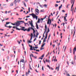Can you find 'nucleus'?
<instances>
[{
	"instance_id": "obj_43",
	"label": "nucleus",
	"mask_w": 76,
	"mask_h": 76,
	"mask_svg": "<svg viewBox=\"0 0 76 76\" xmlns=\"http://www.w3.org/2000/svg\"><path fill=\"white\" fill-rule=\"evenodd\" d=\"M42 70H44V66H42Z\"/></svg>"
},
{
	"instance_id": "obj_64",
	"label": "nucleus",
	"mask_w": 76,
	"mask_h": 76,
	"mask_svg": "<svg viewBox=\"0 0 76 76\" xmlns=\"http://www.w3.org/2000/svg\"><path fill=\"white\" fill-rule=\"evenodd\" d=\"M60 1H56V3H60Z\"/></svg>"
},
{
	"instance_id": "obj_21",
	"label": "nucleus",
	"mask_w": 76,
	"mask_h": 76,
	"mask_svg": "<svg viewBox=\"0 0 76 76\" xmlns=\"http://www.w3.org/2000/svg\"><path fill=\"white\" fill-rule=\"evenodd\" d=\"M10 23V22H7L6 23V24L5 25H6V26H7V25H8V24H9V23Z\"/></svg>"
},
{
	"instance_id": "obj_20",
	"label": "nucleus",
	"mask_w": 76,
	"mask_h": 76,
	"mask_svg": "<svg viewBox=\"0 0 76 76\" xmlns=\"http://www.w3.org/2000/svg\"><path fill=\"white\" fill-rule=\"evenodd\" d=\"M47 6L48 5L46 4H45L43 6L44 7H46V8H47Z\"/></svg>"
},
{
	"instance_id": "obj_50",
	"label": "nucleus",
	"mask_w": 76,
	"mask_h": 76,
	"mask_svg": "<svg viewBox=\"0 0 76 76\" xmlns=\"http://www.w3.org/2000/svg\"><path fill=\"white\" fill-rule=\"evenodd\" d=\"M67 76H70V75L69 74H67Z\"/></svg>"
},
{
	"instance_id": "obj_24",
	"label": "nucleus",
	"mask_w": 76,
	"mask_h": 76,
	"mask_svg": "<svg viewBox=\"0 0 76 76\" xmlns=\"http://www.w3.org/2000/svg\"><path fill=\"white\" fill-rule=\"evenodd\" d=\"M11 6H13V3L12 2L10 4Z\"/></svg>"
},
{
	"instance_id": "obj_10",
	"label": "nucleus",
	"mask_w": 76,
	"mask_h": 76,
	"mask_svg": "<svg viewBox=\"0 0 76 76\" xmlns=\"http://www.w3.org/2000/svg\"><path fill=\"white\" fill-rule=\"evenodd\" d=\"M34 18H33L34 19H35V18H36V20H37V19H38V16H37V15H35V16H34Z\"/></svg>"
},
{
	"instance_id": "obj_57",
	"label": "nucleus",
	"mask_w": 76,
	"mask_h": 76,
	"mask_svg": "<svg viewBox=\"0 0 76 76\" xmlns=\"http://www.w3.org/2000/svg\"><path fill=\"white\" fill-rule=\"evenodd\" d=\"M48 60L47 59H46V62H48Z\"/></svg>"
},
{
	"instance_id": "obj_37",
	"label": "nucleus",
	"mask_w": 76,
	"mask_h": 76,
	"mask_svg": "<svg viewBox=\"0 0 76 76\" xmlns=\"http://www.w3.org/2000/svg\"><path fill=\"white\" fill-rule=\"evenodd\" d=\"M20 1V0H18L17 1V2H18V3H19Z\"/></svg>"
},
{
	"instance_id": "obj_1",
	"label": "nucleus",
	"mask_w": 76,
	"mask_h": 76,
	"mask_svg": "<svg viewBox=\"0 0 76 76\" xmlns=\"http://www.w3.org/2000/svg\"><path fill=\"white\" fill-rule=\"evenodd\" d=\"M22 29H21V30L22 31H27V32H29L31 30V29L30 28V27L28 28V29L27 28H26L25 29H24L25 28V27H21Z\"/></svg>"
},
{
	"instance_id": "obj_49",
	"label": "nucleus",
	"mask_w": 76,
	"mask_h": 76,
	"mask_svg": "<svg viewBox=\"0 0 76 76\" xmlns=\"http://www.w3.org/2000/svg\"><path fill=\"white\" fill-rule=\"evenodd\" d=\"M18 52H19V53H20V49H18Z\"/></svg>"
},
{
	"instance_id": "obj_26",
	"label": "nucleus",
	"mask_w": 76,
	"mask_h": 76,
	"mask_svg": "<svg viewBox=\"0 0 76 76\" xmlns=\"http://www.w3.org/2000/svg\"><path fill=\"white\" fill-rule=\"evenodd\" d=\"M40 12H44V10H42L40 11Z\"/></svg>"
},
{
	"instance_id": "obj_39",
	"label": "nucleus",
	"mask_w": 76,
	"mask_h": 76,
	"mask_svg": "<svg viewBox=\"0 0 76 76\" xmlns=\"http://www.w3.org/2000/svg\"><path fill=\"white\" fill-rule=\"evenodd\" d=\"M73 4H72L71 7V9H72V8H73Z\"/></svg>"
},
{
	"instance_id": "obj_27",
	"label": "nucleus",
	"mask_w": 76,
	"mask_h": 76,
	"mask_svg": "<svg viewBox=\"0 0 76 76\" xmlns=\"http://www.w3.org/2000/svg\"><path fill=\"white\" fill-rule=\"evenodd\" d=\"M58 5L57 4L55 5V6L56 7H58Z\"/></svg>"
},
{
	"instance_id": "obj_12",
	"label": "nucleus",
	"mask_w": 76,
	"mask_h": 76,
	"mask_svg": "<svg viewBox=\"0 0 76 76\" xmlns=\"http://www.w3.org/2000/svg\"><path fill=\"white\" fill-rule=\"evenodd\" d=\"M5 27H7V28H12V26H7L6 24L5 25Z\"/></svg>"
},
{
	"instance_id": "obj_59",
	"label": "nucleus",
	"mask_w": 76,
	"mask_h": 76,
	"mask_svg": "<svg viewBox=\"0 0 76 76\" xmlns=\"http://www.w3.org/2000/svg\"><path fill=\"white\" fill-rule=\"evenodd\" d=\"M51 21H50V22L49 23V25H51Z\"/></svg>"
},
{
	"instance_id": "obj_62",
	"label": "nucleus",
	"mask_w": 76,
	"mask_h": 76,
	"mask_svg": "<svg viewBox=\"0 0 76 76\" xmlns=\"http://www.w3.org/2000/svg\"><path fill=\"white\" fill-rule=\"evenodd\" d=\"M74 60H76V57H74Z\"/></svg>"
},
{
	"instance_id": "obj_56",
	"label": "nucleus",
	"mask_w": 76,
	"mask_h": 76,
	"mask_svg": "<svg viewBox=\"0 0 76 76\" xmlns=\"http://www.w3.org/2000/svg\"><path fill=\"white\" fill-rule=\"evenodd\" d=\"M34 48H35L37 49V48H38V47H34Z\"/></svg>"
},
{
	"instance_id": "obj_18",
	"label": "nucleus",
	"mask_w": 76,
	"mask_h": 76,
	"mask_svg": "<svg viewBox=\"0 0 76 76\" xmlns=\"http://www.w3.org/2000/svg\"><path fill=\"white\" fill-rule=\"evenodd\" d=\"M40 21H41V19L38 18V21L37 22V23H39V22H40Z\"/></svg>"
},
{
	"instance_id": "obj_40",
	"label": "nucleus",
	"mask_w": 76,
	"mask_h": 76,
	"mask_svg": "<svg viewBox=\"0 0 76 76\" xmlns=\"http://www.w3.org/2000/svg\"><path fill=\"white\" fill-rule=\"evenodd\" d=\"M48 32H50V29H49V28H48Z\"/></svg>"
},
{
	"instance_id": "obj_33",
	"label": "nucleus",
	"mask_w": 76,
	"mask_h": 76,
	"mask_svg": "<svg viewBox=\"0 0 76 76\" xmlns=\"http://www.w3.org/2000/svg\"><path fill=\"white\" fill-rule=\"evenodd\" d=\"M44 57V54L42 55L41 56V57Z\"/></svg>"
},
{
	"instance_id": "obj_19",
	"label": "nucleus",
	"mask_w": 76,
	"mask_h": 76,
	"mask_svg": "<svg viewBox=\"0 0 76 76\" xmlns=\"http://www.w3.org/2000/svg\"><path fill=\"white\" fill-rule=\"evenodd\" d=\"M59 67H60V66H58V67H57L56 68V70H57V69H58V70L59 69Z\"/></svg>"
},
{
	"instance_id": "obj_5",
	"label": "nucleus",
	"mask_w": 76,
	"mask_h": 76,
	"mask_svg": "<svg viewBox=\"0 0 76 76\" xmlns=\"http://www.w3.org/2000/svg\"><path fill=\"white\" fill-rule=\"evenodd\" d=\"M48 36V35H47V34H46V37L44 39V40H43V43H44L45 42H45H46L47 40H46V39H47V38Z\"/></svg>"
},
{
	"instance_id": "obj_29",
	"label": "nucleus",
	"mask_w": 76,
	"mask_h": 76,
	"mask_svg": "<svg viewBox=\"0 0 76 76\" xmlns=\"http://www.w3.org/2000/svg\"><path fill=\"white\" fill-rule=\"evenodd\" d=\"M50 36H51V35L49 34L48 37V39H50Z\"/></svg>"
},
{
	"instance_id": "obj_45",
	"label": "nucleus",
	"mask_w": 76,
	"mask_h": 76,
	"mask_svg": "<svg viewBox=\"0 0 76 76\" xmlns=\"http://www.w3.org/2000/svg\"><path fill=\"white\" fill-rule=\"evenodd\" d=\"M24 55L25 56H26V51H24Z\"/></svg>"
},
{
	"instance_id": "obj_58",
	"label": "nucleus",
	"mask_w": 76,
	"mask_h": 76,
	"mask_svg": "<svg viewBox=\"0 0 76 76\" xmlns=\"http://www.w3.org/2000/svg\"><path fill=\"white\" fill-rule=\"evenodd\" d=\"M62 12H64H64H65V11L64 10H62Z\"/></svg>"
},
{
	"instance_id": "obj_63",
	"label": "nucleus",
	"mask_w": 76,
	"mask_h": 76,
	"mask_svg": "<svg viewBox=\"0 0 76 76\" xmlns=\"http://www.w3.org/2000/svg\"><path fill=\"white\" fill-rule=\"evenodd\" d=\"M35 31H33V33H34V34H35Z\"/></svg>"
},
{
	"instance_id": "obj_35",
	"label": "nucleus",
	"mask_w": 76,
	"mask_h": 76,
	"mask_svg": "<svg viewBox=\"0 0 76 76\" xmlns=\"http://www.w3.org/2000/svg\"><path fill=\"white\" fill-rule=\"evenodd\" d=\"M31 56H32V57H34V55H33V54H31Z\"/></svg>"
},
{
	"instance_id": "obj_61",
	"label": "nucleus",
	"mask_w": 76,
	"mask_h": 76,
	"mask_svg": "<svg viewBox=\"0 0 76 76\" xmlns=\"http://www.w3.org/2000/svg\"><path fill=\"white\" fill-rule=\"evenodd\" d=\"M29 17H30V16H26V18H29Z\"/></svg>"
},
{
	"instance_id": "obj_46",
	"label": "nucleus",
	"mask_w": 76,
	"mask_h": 76,
	"mask_svg": "<svg viewBox=\"0 0 76 76\" xmlns=\"http://www.w3.org/2000/svg\"><path fill=\"white\" fill-rule=\"evenodd\" d=\"M36 39H37V38H36L34 39V40L33 41V42H34V41H35Z\"/></svg>"
},
{
	"instance_id": "obj_55",
	"label": "nucleus",
	"mask_w": 76,
	"mask_h": 76,
	"mask_svg": "<svg viewBox=\"0 0 76 76\" xmlns=\"http://www.w3.org/2000/svg\"><path fill=\"white\" fill-rule=\"evenodd\" d=\"M36 51H38V52H39V50H36Z\"/></svg>"
},
{
	"instance_id": "obj_6",
	"label": "nucleus",
	"mask_w": 76,
	"mask_h": 76,
	"mask_svg": "<svg viewBox=\"0 0 76 76\" xmlns=\"http://www.w3.org/2000/svg\"><path fill=\"white\" fill-rule=\"evenodd\" d=\"M15 28H16V29L17 30H18V31H20V30H21L22 28H18L17 26H13V28L14 29H15Z\"/></svg>"
},
{
	"instance_id": "obj_22",
	"label": "nucleus",
	"mask_w": 76,
	"mask_h": 76,
	"mask_svg": "<svg viewBox=\"0 0 76 76\" xmlns=\"http://www.w3.org/2000/svg\"><path fill=\"white\" fill-rule=\"evenodd\" d=\"M45 44V43L43 44L41 46V47H44Z\"/></svg>"
},
{
	"instance_id": "obj_3",
	"label": "nucleus",
	"mask_w": 76,
	"mask_h": 76,
	"mask_svg": "<svg viewBox=\"0 0 76 76\" xmlns=\"http://www.w3.org/2000/svg\"><path fill=\"white\" fill-rule=\"evenodd\" d=\"M20 21H17V22L15 23L16 26H18L20 25Z\"/></svg>"
},
{
	"instance_id": "obj_23",
	"label": "nucleus",
	"mask_w": 76,
	"mask_h": 76,
	"mask_svg": "<svg viewBox=\"0 0 76 76\" xmlns=\"http://www.w3.org/2000/svg\"><path fill=\"white\" fill-rule=\"evenodd\" d=\"M20 62H22V63H24V59H22L21 61H20Z\"/></svg>"
},
{
	"instance_id": "obj_54",
	"label": "nucleus",
	"mask_w": 76,
	"mask_h": 76,
	"mask_svg": "<svg viewBox=\"0 0 76 76\" xmlns=\"http://www.w3.org/2000/svg\"><path fill=\"white\" fill-rule=\"evenodd\" d=\"M71 4H72V3H73V0H72L71 1Z\"/></svg>"
},
{
	"instance_id": "obj_17",
	"label": "nucleus",
	"mask_w": 76,
	"mask_h": 76,
	"mask_svg": "<svg viewBox=\"0 0 76 76\" xmlns=\"http://www.w3.org/2000/svg\"><path fill=\"white\" fill-rule=\"evenodd\" d=\"M30 50H33V47H32V46H31L30 47Z\"/></svg>"
},
{
	"instance_id": "obj_53",
	"label": "nucleus",
	"mask_w": 76,
	"mask_h": 76,
	"mask_svg": "<svg viewBox=\"0 0 76 76\" xmlns=\"http://www.w3.org/2000/svg\"><path fill=\"white\" fill-rule=\"evenodd\" d=\"M35 34H34V38H35Z\"/></svg>"
},
{
	"instance_id": "obj_34",
	"label": "nucleus",
	"mask_w": 76,
	"mask_h": 76,
	"mask_svg": "<svg viewBox=\"0 0 76 76\" xmlns=\"http://www.w3.org/2000/svg\"><path fill=\"white\" fill-rule=\"evenodd\" d=\"M47 18V15L45 16V17L43 18V19H45V18Z\"/></svg>"
},
{
	"instance_id": "obj_28",
	"label": "nucleus",
	"mask_w": 76,
	"mask_h": 76,
	"mask_svg": "<svg viewBox=\"0 0 76 76\" xmlns=\"http://www.w3.org/2000/svg\"><path fill=\"white\" fill-rule=\"evenodd\" d=\"M23 4L25 6V7H26V4L25 3V2H23Z\"/></svg>"
},
{
	"instance_id": "obj_32",
	"label": "nucleus",
	"mask_w": 76,
	"mask_h": 76,
	"mask_svg": "<svg viewBox=\"0 0 76 76\" xmlns=\"http://www.w3.org/2000/svg\"><path fill=\"white\" fill-rule=\"evenodd\" d=\"M42 50H44V48H42V47H41V48L40 49V50L41 51Z\"/></svg>"
},
{
	"instance_id": "obj_47",
	"label": "nucleus",
	"mask_w": 76,
	"mask_h": 76,
	"mask_svg": "<svg viewBox=\"0 0 76 76\" xmlns=\"http://www.w3.org/2000/svg\"><path fill=\"white\" fill-rule=\"evenodd\" d=\"M40 7H42V8H43V7L42 6V5H40Z\"/></svg>"
},
{
	"instance_id": "obj_2",
	"label": "nucleus",
	"mask_w": 76,
	"mask_h": 76,
	"mask_svg": "<svg viewBox=\"0 0 76 76\" xmlns=\"http://www.w3.org/2000/svg\"><path fill=\"white\" fill-rule=\"evenodd\" d=\"M29 22L30 25H31V27H29L30 28V29H33V27H34V25H33V23H32V20H31V22L29 21Z\"/></svg>"
},
{
	"instance_id": "obj_44",
	"label": "nucleus",
	"mask_w": 76,
	"mask_h": 76,
	"mask_svg": "<svg viewBox=\"0 0 76 76\" xmlns=\"http://www.w3.org/2000/svg\"><path fill=\"white\" fill-rule=\"evenodd\" d=\"M28 11L29 12H30V8L29 7H28Z\"/></svg>"
},
{
	"instance_id": "obj_51",
	"label": "nucleus",
	"mask_w": 76,
	"mask_h": 76,
	"mask_svg": "<svg viewBox=\"0 0 76 76\" xmlns=\"http://www.w3.org/2000/svg\"><path fill=\"white\" fill-rule=\"evenodd\" d=\"M10 56H11V57H13V55L11 54L10 55Z\"/></svg>"
},
{
	"instance_id": "obj_48",
	"label": "nucleus",
	"mask_w": 76,
	"mask_h": 76,
	"mask_svg": "<svg viewBox=\"0 0 76 76\" xmlns=\"http://www.w3.org/2000/svg\"><path fill=\"white\" fill-rule=\"evenodd\" d=\"M33 49H34V51H35V50H37L35 49V48L34 47H33Z\"/></svg>"
},
{
	"instance_id": "obj_9",
	"label": "nucleus",
	"mask_w": 76,
	"mask_h": 76,
	"mask_svg": "<svg viewBox=\"0 0 76 76\" xmlns=\"http://www.w3.org/2000/svg\"><path fill=\"white\" fill-rule=\"evenodd\" d=\"M47 25H45V31L44 32V33L43 34L44 35V34H45V32H46V30H47Z\"/></svg>"
},
{
	"instance_id": "obj_52",
	"label": "nucleus",
	"mask_w": 76,
	"mask_h": 76,
	"mask_svg": "<svg viewBox=\"0 0 76 76\" xmlns=\"http://www.w3.org/2000/svg\"><path fill=\"white\" fill-rule=\"evenodd\" d=\"M43 61H44L45 64V60L44 59L43 60Z\"/></svg>"
},
{
	"instance_id": "obj_14",
	"label": "nucleus",
	"mask_w": 76,
	"mask_h": 76,
	"mask_svg": "<svg viewBox=\"0 0 76 76\" xmlns=\"http://www.w3.org/2000/svg\"><path fill=\"white\" fill-rule=\"evenodd\" d=\"M75 27H74V34L73 36V37H74V35H75Z\"/></svg>"
},
{
	"instance_id": "obj_60",
	"label": "nucleus",
	"mask_w": 76,
	"mask_h": 76,
	"mask_svg": "<svg viewBox=\"0 0 76 76\" xmlns=\"http://www.w3.org/2000/svg\"><path fill=\"white\" fill-rule=\"evenodd\" d=\"M3 45H1V44H0V46H1V47H2V46H3Z\"/></svg>"
},
{
	"instance_id": "obj_38",
	"label": "nucleus",
	"mask_w": 76,
	"mask_h": 76,
	"mask_svg": "<svg viewBox=\"0 0 76 76\" xmlns=\"http://www.w3.org/2000/svg\"><path fill=\"white\" fill-rule=\"evenodd\" d=\"M73 4H72L71 7V9H72V8H73Z\"/></svg>"
},
{
	"instance_id": "obj_4",
	"label": "nucleus",
	"mask_w": 76,
	"mask_h": 76,
	"mask_svg": "<svg viewBox=\"0 0 76 76\" xmlns=\"http://www.w3.org/2000/svg\"><path fill=\"white\" fill-rule=\"evenodd\" d=\"M35 11L36 12H35V13L37 15H39V10L37 9H36Z\"/></svg>"
},
{
	"instance_id": "obj_42",
	"label": "nucleus",
	"mask_w": 76,
	"mask_h": 76,
	"mask_svg": "<svg viewBox=\"0 0 76 76\" xmlns=\"http://www.w3.org/2000/svg\"><path fill=\"white\" fill-rule=\"evenodd\" d=\"M49 31H47V32H46V34H47V35H48V33H49Z\"/></svg>"
},
{
	"instance_id": "obj_13",
	"label": "nucleus",
	"mask_w": 76,
	"mask_h": 76,
	"mask_svg": "<svg viewBox=\"0 0 76 76\" xmlns=\"http://www.w3.org/2000/svg\"><path fill=\"white\" fill-rule=\"evenodd\" d=\"M36 28L37 29H39V27H38V24L37 23H36Z\"/></svg>"
},
{
	"instance_id": "obj_41",
	"label": "nucleus",
	"mask_w": 76,
	"mask_h": 76,
	"mask_svg": "<svg viewBox=\"0 0 76 76\" xmlns=\"http://www.w3.org/2000/svg\"><path fill=\"white\" fill-rule=\"evenodd\" d=\"M24 23L25 26H26V24L28 25V23Z\"/></svg>"
},
{
	"instance_id": "obj_30",
	"label": "nucleus",
	"mask_w": 76,
	"mask_h": 76,
	"mask_svg": "<svg viewBox=\"0 0 76 76\" xmlns=\"http://www.w3.org/2000/svg\"><path fill=\"white\" fill-rule=\"evenodd\" d=\"M34 58L35 59L37 58V56H34Z\"/></svg>"
},
{
	"instance_id": "obj_11",
	"label": "nucleus",
	"mask_w": 76,
	"mask_h": 76,
	"mask_svg": "<svg viewBox=\"0 0 76 76\" xmlns=\"http://www.w3.org/2000/svg\"><path fill=\"white\" fill-rule=\"evenodd\" d=\"M18 2V1H17V0H15L14 1V3L15 4V6H16V3Z\"/></svg>"
},
{
	"instance_id": "obj_16",
	"label": "nucleus",
	"mask_w": 76,
	"mask_h": 76,
	"mask_svg": "<svg viewBox=\"0 0 76 76\" xmlns=\"http://www.w3.org/2000/svg\"><path fill=\"white\" fill-rule=\"evenodd\" d=\"M69 51L70 53H72V48H70Z\"/></svg>"
},
{
	"instance_id": "obj_36",
	"label": "nucleus",
	"mask_w": 76,
	"mask_h": 76,
	"mask_svg": "<svg viewBox=\"0 0 76 76\" xmlns=\"http://www.w3.org/2000/svg\"><path fill=\"white\" fill-rule=\"evenodd\" d=\"M28 72H26V76H28Z\"/></svg>"
},
{
	"instance_id": "obj_8",
	"label": "nucleus",
	"mask_w": 76,
	"mask_h": 76,
	"mask_svg": "<svg viewBox=\"0 0 76 76\" xmlns=\"http://www.w3.org/2000/svg\"><path fill=\"white\" fill-rule=\"evenodd\" d=\"M51 21V19H50L49 18H48V22L47 23V24H49V23H50V22Z\"/></svg>"
},
{
	"instance_id": "obj_25",
	"label": "nucleus",
	"mask_w": 76,
	"mask_h": 76,
	"mask_svg": "<svg viewBox=\"0 0 76 76\" xmlns=\"http://www.w3.org/2000/svg\"><path fill=\"white\" fill-rule=\"evenodd\" d=\"M16 50V47H13V50L15 51Z\"/></svg>"
},
{
	"instance_id": "obj_7",
	"label": "nucleus",
	"mask_w": 76,
	"mask_h": 76,
	"mask_svg": "<svg viewBox=\"0 0 76 76\" xmlns=\"http://www.w3.org/2000/svg\"><path fill=\"white\" fill-rule=\"evenodd\" d=\"M29 15H30V16H32L33 18H35V17H34V16H35V14H34V13H32V14H30Z\"/></svg>"
},
{
	"instance_id": "obj_15",
	"label": "nucleus",
	"mask_w": 76,
	"mask_h": 76,
	"mask_svg": "<svg viewBox=\"0 0 76 76\" xmlns=\"http://www.w3.org/2000/svg\"><path fill=\"white\" fill-rule=\"evenodd\" d=\"M62 5L61 4V6L59 7V10H60V9H61V7H62Z\"/></svg>"
},
{
	"instance_id": "obj_31",
	"label": "nucleus",
	"mask_w": 76,
	"mask_h": 76,
	"mask_svg": "<svg viewBox=\"0 0 76 76\" xmlns=\"http://www.w3.org/2000/svg\"><path fill=\"white\" fill-rule=\"evenodd\" d=\"M41 40H39V45H40L41 44Z\"/></svg>"
}]
</instances>
